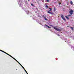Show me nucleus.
Returning <instances> with one entry per match:
<instances>
[{"instance_id":"21","label":"nucleus","mask_w":74,"mask_h":74,"mask_svg":"<svg viewBox=\"0 0 74 74\" xmlns=\"http://www.w3.org/2000/svg\"><path fill=\"white\" fill-rule=\"evenodd\" d=\"M51 26H52V27H53V25H51Z\"/></svg>"},{"instance_id":"20","label":"nucleus","mask_w":74,"mask_h":74,"mask_svg":"<svg viewBox=\"0 0 74 74\" xmlns=\"http://www.w3.org/2000/svg\"><path fill=\"white\" fill-rule=\"evenodd\" d=\"M68 16H71L70 15H68Z\"/></svg>"},{"instance_id":"15","label":"nucleus","mask_w":74,"mask_h":74,"mask_svg":"<svg viewBox=\"0 0 74 74\" xmlns=\"http://www.w3.org/2000/svg\"><path fill=\"white\" fill-rule=\"evenodd\" d=\"M47 2H48V3H49V0H47Z\"/></svg>"},{"instance_id":"19","label":"nucleus","mask_w":74,"mask_h":74,"mask_svg":"<svg viewBox=\"0 0 74 74\" xmlns=\"http://www.w3.org/2000/svg\"><path fill=\"white\" fill-rule=\"evenodd\" d=\"M31 5H32V6H33V5H33V3H31Z\"/></svg>"},{"instance_id":"18","label":"nucleus","mask_w":74,"mask_h":74,"mask_svg":"<svg viewBox=\"0 0 74 74\" xmlns=\"http://www.w3.org/2000/svg\"><path fill=\"white\" fill-rule=\"evenodd\" d=\"M46 7L47 8H48V6L47 5H46Z\"/></svg>"},{"instance_id":"9","label":"nucleus","mask_w":74,"mask_h":74,"mask_svg":"<svg viewBox=\"0 0 74 74\" xmlns=\"http://www.w3.org/2000/svg\"><path fill=\"white\" fill-rule=\"evenodd\" d=\"M65 18H66L68 20H69V17H68L67 16H65Z\"/></svg>"},{"instance_id":"10","label":"nucleus","mask_w":74,"mask_h":74,"mask_svg":"<svg viewBox=\"0 0 74 74\" xmlns=\"http://www.w3.org/2000/svg\"><path fill=\"white\" fill-rule=\"evenodd\" d=\"M49 9H50L49 10V11H52V8H49Z\"/></svg>"},{"instance_id":"17","label":"nucleus","mask_w":74,"mask_h":74,"mask_svg":"<svg viewBox=\"0 0 74 74\" xmlns=\"http://www.w3.org/2000/svg\"><path fill=\"white\" fill-rule=\"evenodd\" d=\"M17 62H18V64H19L20 65L21 64V63H19V62H18V61Z\"/></svg>"},{"instance_id":"11","label":"nucleus","mask_w":74,"mask_h":74,"mask_svg":"<svg viewBox=\"0 0 74 74\" xmlns=\"http://www.w3.org/2000/svg\"><path fill=\"white\" fill-rule=\"evenodd\" d=\"M70 3L71 4H73V2H72V1H71Z\"/></svg>"},{"instance_id":"24","label":"nucleus","mask_w":74,"mask_h":74,"mask_svg":"<svg viewBox=\"0 0 74 74\" xmlns=\"http://www.w3.org/2000/svg\"><path fill=\"white\" fill-rule=\"evenodd\" d=\"M20 66H21V67H22L23 66H22V65L21 64H20Z\"/></svg>"},{"instance_id":"6","label":"nucleus","mask_w":74,"mask_h":74,"mask_svg":"<svg viewBox=\"0 0 74 74\" xmlns=\"http://www.w3.org/2000/svg\"><path fill=\"white\" fill-rule=\"evenodd\" d=\"M0 51H1V52H3V53H5L6 54L7 53L5 52V51H3L2 50H1L0 49Z\"/></svg>"},{"instance_id":"5","label":"nucleus","mask_w":74,"mask_h":74,"mask_svg":"<svg viewBox=\"0 0 74 74\" xmlns=\"http://www.w3.org/2000/svg\"><path fill=\"white\" fill-rule=\"evenodd\" d=\"M48 14H51V15H53V12H51L49 11H48Z\"/></svg>"},{"instance_id":"4","label":"nucleus","mask_w":74,"mask_h":74,"mask_svg":"<svg viewBox=\"0 0 74 74\" xmlns=\"http://www.w3.org/2000/svg\"><path fill=\"white\" fill-rule=\"evenodd\" d=\"M61 17L62 18V19L64 20V21H66V19H65V18H64V16H63V15H62L61 16Z\"/></svg>"},{"instance_id":"1","label":"nucleus","mask_w":74,"mask_h":74,"mask_svg":"<svg viewBox=\"0 0 74 74\" xmlns=\"http://www.w3.org/2000/svg\"><path fill=\"white\" fill-rule=\"evenodd\" d=\"M54 27H53V29H55L56 30H57V31H58V32H60V31H61V29H59L57 28H56V26H55Z\"/></svg>"},{"instance_id":"3","label":"nucleus","mask_w":74,"mask_h":74,"mask_svg":"<svg viewBox=\"0 0 74 74\" xmlns=\"http://www.w3.org/2000/svg\"><path fill=\"white\" fill-rule=\"evenodd\" d=\"M73 12H74V11L72 10H71L69 12V13L70 14V15H73Z\"/></svg>"},{"instance_id":"26","label":"nucleus","mask_w":74,"mask_h":74,"mask_svg":"<svg viewBox=\"0 0 74 74\" xmlns=\"http://www.w3.org/2000/svg\"><path fill=\"white\" fill-rule=\"evenodd\" d=\"M36 0V1H37V0Z\"/></svg>"},{"instance_id":"14","label":"nucleus","mask_w":74,"mask_h":74,"mask_svg":"<svg viewBox=\"0 0 74 74\" xmlns=\"http://www.w3.org/2000/svg\"><path fill=\"white\" fill-rule=\"evenodd\" d=\"M71 29H72V30H73L74 29H73V27H71Z\"/></svg>"},{"instance_id":"16","label":"nucleus","mask_w":74,"mask_h":74,"mask_svg":"<svg viewBox=\"0 0 74 74\" xmlns=\"http://www.w3.org/2000/svg\"><path fill=\"white\" fill-rule=\"evenodd\" d=\"M22 67L24 69V70H25V69H24V67L23 66Z\"/></svg>"},{"instance_id":"8","label":"nucleus","mask_w":74,"mask_h":74,"mask_svg":"<svg viewBox=\"0 0 74 74\" xmlns=\"http://www.w3.org/2000/svg\"><path fill=\"white\" fill-rule=\"evenodd\" d=\"M46 26H47V27H48V28H49L50 29H51V27H50L48 25H46Z\"/></svg>"},{"instance_id":"2","label":"nucleus","mask_w":74,"mask_h":74,"mask_svg":"<svg viewBox=\"0 0 74 74\" xmlns=\"http://www.w3.org/2000/svg\"><path fill=\"white\" fill-rule=\"evenodd\" d=\"M6 54H7V55H8L9 56H10V57H11V58H12L13 59H14V60H16V62H17L18 61L17 60H16V59H15V58H14V57H13L11 56L8 53H6Z\"/></svg>"},{"instance_id":"25","label":"nucleus","mask_w":74,"mask_h":74,"mask_svg":"<svg viewBox=\"0 0 74 74\" xmlns=\"http://www.w3.org/2000/svg\"><path fill=\"white\" fill-rule=\"evenodd\" d=\"M28 1H30V0H28Z\"/></svg>"},{"instance_id":"23","label":"nucleus","mask_w":74,"mask_h":74,"mask_svg":"<svg viewBox=\"0 0 74 74\" xmlns=\"http://www.w3.org/2000/svg\"><path fill=\"white\" fill-rule=\"evenodd\" d=\"M20 66H21V67H22L23 66H22V65L21 64H20Z\"/></svg>"},{"instance_id":"12","label":"nucleus","mask_w":74,"mask_h":74,"mask_svg":"<svg viewBox=\"0 0 74 74\" xmlns=\"http://www.w3.org/2000/svg\"><path fill=\"white\" fill-rule=\"evenodd\" d=\"M24 71H25L26 72V73H27V74H28V73H27V71H26V70L25 69V70H24Z\"/></svg>"},{"instance_id":"22","label":"nucleus","mask_w":74,"mask_h":74,"mask_svg":"<svg viewBox=\"0 0 74 74\" xmlns=\"http://www.w3.org/2000/svg\"><path fill=\"white\" fill-rule=\"evenodd\" d=\"M59 5H60V4H61V3H59Z\"/></svg>"},{"instance_id":"7","label":"nucleus","mask_w":74,"mask_h":74,"mask_svg":"<svg viewBox=\"0 0 74 74\" xmlns=\"http://www.w3.org/2000/svg\"><path fill=\"white\" fill-rule=\"evenodd\" d=\"M43 16L44 17V18L46 21H48V19H47V18H46V17H45V16Z\"/></svg>"},{"instance_id":"13","label":"nucleus","mask_w":74,"mask_h":74,"mask_svg":"<svg viewBox=\"0 0 74 74\" xmlns=\"http://www.w3.org/2000/svg\"><path fill=\"white\" fill-rule=\"evenodd\" d=\"M54 11H56V8L55 7H54Z\"/></svg>"}]
</instances>
